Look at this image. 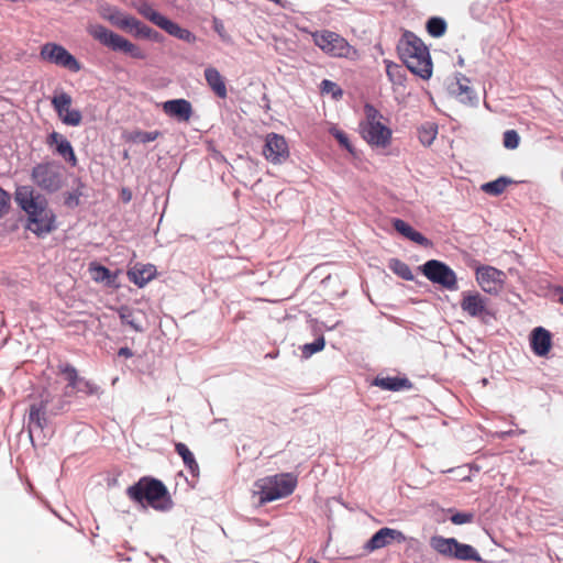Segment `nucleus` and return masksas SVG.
Instances as JSON below:
<instances>
[{"label": "nucleus", "instance_id": "nucleus-25", "mask_svg": "<svg viewBox=\"0 0 563 563\" xmlns=\"http://www.w3.org/2000/svg\"><path fill=\"white\" fill-rule=\"evenodd\" d=\"M205 79L210 87V89L214 92V95L221 99H225L228 96L227 85L224 78L220 74V71L209 66L205 69Z\"/></svg>", "mask_w": 563, "mask_h": 563}, {"label": "nucleus", "instance_id": "nucleus-33", "mask_svg": "<svg viewBox=\"0 0 563 563\" xmlns=\"http://www.w3.org/2000/svg\"><path fill=\"white\" fill-rule=\"evenodd\" d=\"M375 385L387 390H400L410 387V383L406 378L383 377L375 380Z\"/></svg>", "mask_w": 563, "mask_h": 563}, {"label": "nucleus", "instance_id": "nucleus-7", "mask_svg": "<svg viewBox=\"0 0 563 563\" xmlns=\"http://www.w3.org/2000/svg\"><path fill=\"white\" fill-rule=\"evenodd\" d=\"M475 279L481 289L488 295H499L506 284V273L490 265H476Z\"/></svg>", "mask_w": 563, "mask_h": 563}, {"label": "nucleus", "instance_id": "nucleus-30", "mask_svg": "<svg viewBox=\"0 0 563 563\" xmlns=\"http://www.w3.org/2000/svg\"><path fill=\"white\" fill-rule=\"evenodd\" d=\"M439 132L438 124L434 122H424L418 128V139L421 145L429 147L433 144Z\"/></svg>", "mask_w": 563, "mask_h": 563}, {"label": "nucleus", "instance_id": "nucleus-14", "mask_svg": "<svg viewBox=\"0 0 563 563\" xmlns=\"http://www.w3.org/2000/svg\"><path fill=\"white\" fill-rule=\"evenodd\" d=\"M144 15L155 25L167 32L169 35L175 36L187 43H195L197 37L189 30L181 27L179 24L170 21L155 10L144 12Z\"/></svg>", "mask_w": 563, "mask_h": 563}, {"label": "nucleus", "instance_id": "nucleus-21", "mask_svg": "<svg viewBox=\"0 0 563 563\" xmlns=\"http://www.w3.org/2000/svg\"><path fill=\"white\" fill-rule=\"evenodd\" d=\"M156 275V267L152 264H136L128 271L129 280L139 287L145 286Z\"/></svg>", "mask_w": 563, "mask_h": 563}, {"label": "nucleus", "instance_id": "nucleus-17", "mask_svg": "<svg viewBox=\"0 0 563 563\" xmlns=\"http://www.w3.org/2000/svg\"><path fill=\"white\" fill-rule=\"evenodd\" d=\"M46 144L49 147L55 146V152L71 166L75 167L77 165L78 161L75 155L74 148L70 142L63 134L55 131L52 132L46 139Z\"/></svg>", "mask_w": 563, "mask_h": 563}, {"label": "nucleus", "instance_id": "nucleus-26", "mask_svg": "<svg viewBox=\"0 0 563 563\" xmlns=\"http://www.w3.org/2000/svg\"><path fill=\"white\" fill-rule=\"evenodd\" d=\"M120 320L123 324L129 325L135 332H143L142 318L144 313L141 310H134L130 307L123 306L118 310Z\"/></svg>", "mask_w": 563, "mask_h": 563}, {"label": "nucleus", "instance_id": "nucleus-48", "mask_svg": "<svg viewBox=\"0 0 563 563\" xmlns=\"http://www.w3.org/2000/svg\"><path fill=\"white\" fill-rule=\"evenodd\" d=\"M121 199L124 202H129L132 199V192L128 188H122V190H121Z\"/></svg>", "mask_w": 563, "mask_h": 563}, {"label": "nucleus", "instance_id": "nucleus-23", "mask_svg": "<svg viewBox=\"0 0 563 563\" xmlns=\"http://www.w3.org/2000/svg\"><path fill=\"white\" fill-rule=\"evenodd\" d=\"M120 25L121 30L128 31L139 37L152 38L154 41H157L159 37L156 31L133 16H131L130 20L122 21Z\"/></svg>", "mask_w": 563, "mask_h": 563}, {"label": "nucleus", "instance_id": "nucleus-49", "mask_svg": "<svg viewBox=\"0 0 563 563\" xmlns=\"http://www.w3.org/2000/svg\"><path fill=\"white\" fill-rule=\"evenodd\" d=\"M559 301L563 305V289L559 292Z\"/></svg>", "mask_w": 563, "mask_h": 563}, {"label": "nucleus", "instance_id": "nucleus-42", "mask_svg": "<svg viewBox=\"0 0 563 563\" xmlns=\"http://www.w3.org/2000/svg\"><path fill=\"white\" fill-rule=\"evenodd\" d=\"M330 132L345 150L352 152V145L350 143L349 136L344 132L338 128H331Z\"/></svg>", "mask_w": 563, "mask_h": 563}, {"label": "nucleus", "instance_id": "nucleus-1", "mask_svg": "<svg viewBox=\"0 0 563 563\" xmlns=\"http://www.w3.org/2000/svg\"><path fill=\"white\" fill-rule=\"evenodd\" d=\"M18 206L27 214V229L41 236L55 230V214L41 195H35L30 186H20L15 190Z\"/></svg>", "mask_w": 563, "mask_h": 563}, {"label": "nucleus", "instance_id": "nucleus-13", "mask_svg": "<svg viewBox=\"0 0 563 563\" xmlns=\"http://www.w3.org/2000/svg\"><path fill=\"white\" fill-rule=\"evenodd\" d=\"M461 309L472 318L484 320L486 317H493L488 308V299L476 290L462 292Z\"/></svg>", "mask_w": 563, "mask_h": 563}, {"label": "nucleus", "instance_id": "nucleus-50", "mask_svg": "<svg viewBox=\"0 0 563 563\" xmlns=\"http://www.w3.org/2000/svg\"><path fill=\"white\" fill-rule=\"evenodd\" d=\"M306 563H319V562H317L316 560L310 559Z\"/></svg>", "mask_w": 563, "mask_h": 563}, {"label": "nucleus", "instance_id": "nucleus-36", "mask_svg": "<svg viewBox=\"0 0 563 563\" xmlns=\"http://www.w3.org/2000/svg\"><path fill=\"white\" fill-rule=\"evenodd\" d=\"M389 268L395 273L397 274L398 276H400L401 278L406 279V280H411L413 279V275L411 273V269L409 268V266L399 261V260H391L389 262Z\"/></svg>", "mask_w": 563, "mask_h": 563}, {"label": "nucleus", "instance_id": "nucleus-31", "mask_svg": "<svg viewBox=\"0 0 563 563\" xmlns=\"http://www.w3.org/2000/svg\"><path fill=\"white\" fill-rule=\"evenodd\" d=\"M512 183V179L503 176L493 181L483 184L481 186V189L487 195L498 196L503 194L506 190V188Z\"/></svg>", "mask_w": 563, "mask_h": 563}, {"label": "nucleus", "instance_id": "nucleus-41", "mask_svg": "<svg viewBox=\"0 0 563 563\" xmlns=\"http://www.w3.org/2000/svg\"><path fill=\"white\" fill-rule=\"evenodd\" d=\"M161 133L158 131H152V132H145V131H139L135 132L133 136V141L140 142V143H150L155 141Z\"/></svg>", "mask_w": 563, "mask_h": 563}, {"label": "nucleus", "instance_id": "nucleus-39", "mask_svg": "<svg viewBox=\"0 0 563 563\" xmlns=\"http://www.w3.org/2000/svg\"><path fill=\"white\" fill-rule=\"evenodd\" d=\"M322 93H331L333 99H339L342 96L341 88L333 81L324 79L321 82Z\"/></svg>", "mask_w": 563, "mask_h": 563}, {"label": "nucleus", "instance_id": "nucleus-34", "mask_svg": "<svg viewBox=\"0 0 563 563\" xmlns=\"http://www.w3.org/2000/svg\"><path fill=\"white\" fill-rule=\"evenodd\" d=\"M89 272L91 275V278L97 282H110L111 278V272L106 266H102L96 262H92L89 264Z\"/></svg>", "mask_w": 563, "mask_h": 563}, {"label": "nucleus", "instance_id": "nucleus-35", "mask_svg": "<svg viewBox=\"0 0 563 563\" xmlns=\"http://www.w3.org/2000/svg\"><path fill=\"white\" fill-rule=\"evenodd\" d=\"M427 30L433 37H440L445 33L446 23L441 18H431L427 23Z\"/></svg>", "mask_w": 563, "mask_h": 563}, {"label": "nucleus", "instance_id": "nucleus-16", "mask_svg": "<svg viewBox=\"0 0 563 563\" xmlns=\"http://www.w3.org/2000/svg\"><path fill=\"white\" fill-rule=\"evenodd\" d=\"M406 540V536L400 530L393 528H382L368 540L366 549L374 551L382 549L393 542L404 543Z\"/></svg>", "mask_w": 563, "mask_h": 563}, {"label": "nucleus", "instance_id": "nucleus-4", "mask_svg": "<svg viewBox=\"0 0 563 563\" xmlns=\"http://www.w3.org/2000/svg\"><path fill=\"white\" fill-rule=\"evenodd\" d=\"M130 499L139 504H147L157 510H166L172 506V499L166 486L158 479L142 477L126 489Z\"/></svg>", "mask_w": 563, "mask_h": 563}, {"label": "nucleus", "instance_id": "nucleus-12", "mask_svg": "<svg viewBox=\"0 0 563 563\" xmlns=\"http://www.w3.org/2000/svg\"><path fill=\"white\" fill-rule=\"evenodd\" d=\"M51 102L64 124L78 126L81 123V112L70 108L73 102L70 95L65 91L57 92L54 95Z\"/></svg>", "mask_w": 563, "mask_h": 563}, {"label": "nucleus", "instance_id": "nucleus-32", "mask_svg": "<svg viewBox=\"0 0 563 563\" xmlns=\"http://www.w3.org/2000/svg\"><path fill=\"white\" fill-rule=\"evenodd\" d=\"M453 558H455L457 560H462V561H468V560L475 561V562L482 561L481 555L472 545L460 543L457 540H456V545L454 549Z\"/></svg>", "mask_w": 563, "mask_h": 563}, {"label": "nucleus", "instance_id": "nucleus-29", "mask_svg": "<svg viewBox=\"0 0 563 563\" xmlns=\"http://www.w3.org/2000/svg\"><path fill=\"white\" fill-rule=\"evenodd\" d=\"M430 545L434 551L442 555L453 556L456 539L435 536L430 539Z\"/></svg>", "mask_w": 563, "mask_h": 563}, {"label": "nucleus", "instance_id": "nucleus-51", "mask_svg": "<svg viewBox=\"0 0 563 563\" xmlns=\"http://www.w3.org/2000/svg\"><path fill=\"white\" fill-rule=\"evenodd\" d=\"M276 355H277V354L271 353V354H268L267 356H269V357H276Z\"/></svg>", "mask_w": 563, "mask_h": 563}, {"label": "nucleus", "instance_id": "nucleus-40", "mask_svg": "<svg viewBox=\"0 0 563 563\" xmlns=\"http://www.w3.org/2000/svg\"><path fill=\"white\" fill-rule=\"evenodd\" d=\"M474 517H475V515L472 511L454 512L451 516L450 520L452 523L461 526V525H465V523H471L474 520Z\"/></svg>", "mask_w": 563, "mask_h": 563}, {"label": "nucleus", "instance_id": "nucleus-47", "mask_svg": "<svg viewBox=\"0 0 563 563\" xmlns=\"http://www.w3.org/2000/svg\"><path fill=\"white\" fill-rule=\"evenodd\" d=\"M118 355L126 357V358H130V357L133 356V352H132V350L130 347L124 346V347L119 349Z\"/></svg>", "mask_w": 563, "mask_h": 563}, {"label": "nucleus", "instance_id": "nucleus-37", "mask_svg": "<svg viewBox=\"0 0 563 563\" xmlns=\"http://www.w3.org/2000/svg\"><path fill=\"white\" fill-rule=\"evenodd\" d=\"M325 341L324 338L321 335L317 338L312 343H307L301 347V353L305 358H309L311 355H313L317 352H320L324 349Z\"/></svg>", "mask_w": 563, "mask_h": 563}, {"label": "nucleus", "instance_id": "nucleus-20", "mask_svg": "<svg viewBox=\"0 0 563 563\" xmlns=\"http://www.w3.org/2000/svg\"><path fill=\"white\" fill-rule=\"evenodd\" d=\"M164 112L179 121L188 122L192 115L191 103L186 99H174L163 103Z\"/></svg>", "mask_w": 563, "mask_h": 563}, {"label": "nucleus", "instance_id": "nucleus-46", "mask_svg": "<svg viewBox=\"0 0 563 563\" xmlns=\"http://www.w3.org/2000/svg\"><path fill=\"white\" fill-rule=\"evenodd\" d=\"M80 387H81V389H76V394L85 393V394L91 395L96 391L95 385L92 383L86 380L84 377H82V383H80Z\"/></svg>", "mask_w": 563, "mask_h": 563}, {"label": "nucleus", "instance_id": "nucleus-22", "mask_svg": "<svg viewBox=\"0 0 563 563\" xmlns=\"http://www.w3.org/2000/svg\"><path fill=\"white\" fill-rule=\"evenodd\" d=\"M450 92L461 102H471L475 99V93L470 86V80L464 75L459 74L455 80L449 87Z\"/></svg>", "mask_w": 563, "mask_h": 563}, {"label": "nucleus", "instance_id": "nucleus-28", "mask_svg": "<svg viewBox=\"0 0 563 563\" xmlns=\"http://www.w3.org/2000/svg\"><path fill=\"white\" fill-rule=\"evenodd\" d=\"M175 451L183 459L185 466L188 468L192 476H198L199 474V465L192 454V452L188 449L185 443L177 442L175 443Z\"/></svg>", "mask_w": 563, "mask_h": 563}, {"label": "nucleus", "instance_id": "nucleus-5", "mask_svg": "<svg viewBox=\"0 0 563 563\" xmlns=\"http://www.w3.org/2000/svg\"><path fill=\"white\" fill-rule=\"evenodd\" d=\"M296 486L297 477L291 473L266 476L255 483L261 504L285 498L292 494Z\"/></svg>", "mask_w": 563, "mask_h": 563}, {"label": "nucleus", "instance_id": "nucleus-38", "mask_svg": "<svg viewBox=\"0 0 563 563\" xmlns=\"http://www.w3.org/2000/svg\"><path fill=\"white\" fill-rule=\"evenodd\" d=\"M520 136L515 130H507L504 133L503 144L508 150H516L519 146Z\"/></svg>", "mask_w": 563, "mask_h": 563}, {"label": "nucleus", "instance_id": "nucleus-18", "mask_svg": "<svg viewBox=\"0 0 563 563\" xmlns=\"http://www.w3.org/2000/svg\"><path fill=\"white\" fill-rule=\"evenodd\" d=\"M530 346L538 356H547L552 347L551 333L542 328H534L530 334Z\"/></svg>", "mask_w": 563, "mask_h": 563}, {"label": "nucleus", "instance_id": "nucleus-44", "mask_svg": "<svg viewBox=\"0 0 563 563\" xmlns=\"http://www.w3.org/2000/svg\"><path fill=\"white\" fill-rule=\"evenodd\" d=\"M212 24H213V30L218 33V35L221 37V40H223L224 42L231 41V37L228 34L225 26L221 20H219L218 18H213Z\"/></svg>", "mask_w": 563, "mask_h": 563}, {"label": "nucleus", "instance_id": "nucleus-3", "mask_svg": "<svg viewBox=\"0 0 563 563\" xmlns=\"http://www.w3.org/2000/svg\"><path fill=\"white\" fill-rule=\"evenodd\" d=\"M398 54L407 68L423 80L432 76V60L429 48L413 33L406 32L398 43Z\"/></svg>", "mask_w": 563, "mask_h": 563}, {"label": "nucleus", "instance_id": "nucleus-11", "mask_svg": "<svg viewBox=\"0 0 563 563\" xmlns=\"http://www.w3.org/2000/svg\"><path fill=\"white\" fill-rule=\"evenodd\" d=\"M262 153L263 156L274 165L285 163L290 155L286 139L274 132L266 135Z\"/></svg>", "mask_w": 563, "mask_h": 563}, {"label": "nucleus", "instance_id": "nucleus-15", "mask_svg": "<svg viewBox=\"0 0 563 563\" xmlns=\"http://www.w3.org/2000/svg\"><path fill=\"white\" fill-rule=\"evenodd\" d=\"M313 40L317 46L332 56H344L349 53L347 42L334 32L316 33Z\"/></svg>", "mask_w": 563, "mask_h": 563}, {"label": "nucleus", "instance_id": "nucleus-45", "mask_svg": "<svg viewBox=\"0 0 563 563\" xmlns=\"http://www.w3.org/2000/svg\"><path fill=\"white\" fill-rule=\"evenodd\" d=\"M102 16H103L104 19L109 20V21H110L114 26H117V27H119V29H121L120 23H121L122 21H125V20H130V19H131V16H129V15H122V14H121V13H119V12H115V13L110 14V15H106V14H103Z\"/></svg>", "mask_w": 563, "mask_h": 563}, {"label": "nucleus", "instance_id": "nucleus-24", "mask_svg": "<svg viewBox=\"0 0 563 563\" xmlns=\"http://www.w3.org/2000/svg\"><path fill=\"white\" fill-rule=\"evenodd\" d=\"M58 373L64 375L67 380V386L64 390L65 396H74L76 389H81L80 383H82V377L78 375L77 369L73 365L68 363L59 364Z\"/></svg>", "mask_w": 563, "mask_h": 563}, {"label": "nucleus", "instance_id": "nucleus-19", "mask_svg": "<svg viewBox=\"0 0 563 563\" xmlns=\"http://www.w3.org/2000/svg\"><path fill=\"white\" fill-rule=\"evenodd\" d=\"M47 400H41L30 406L27 429L32 435L35 431H43L47 424L46 407Z\"/></svg>", "mask_w": 563, "mask_h": 563}, {"label": "nucleus", "instance_id": "nucleus-10", "mask_svg": "<svg viewBox=\"0 0 563 563\" xmlns=\"http://www.w3.org/2000/svg\"><path fill=\"white\" fill-rule=\"evenodd\" d=\"M32 180L43 190L56 191L62 187L59 167L54 163H41L32 169Z\"/></svg>", "mask_w": 563, "mask_h": 563}, {"label": "nucleus", "instance_id": "nucleus-6", "mask_svg": "<svg viewBox=\"0 0 563 563\" xmlns=\"http://www.w3.org/2000/svg\"><path fill=\"white\" fill-rule=\"evenodd\" d=\"M88 33L99 43L112 51H120L129 54L136 59L146 58V54L137 45L133 44L123 36L112 32L101 24H91L88 26Z\"/></svg>", "mask_w": 563, "mask_h": 563}, {"label": "nucleus", "instance_id": "nucleus-43", "mask_svg": "<svg viewBox=\"0 0 563 563\" xmlns=\"http://www.w3.org/2000/svg\"><path fill=\"white\" fill-rule=\"evenodd\" d=\"M11 207V196L0 187V218L4 217Z\"/></svg>", "mask_w": 563, "mask_h": 563}, {"label": "nucleus", "instance_id": "nucleus-9", "mask_svg": "<svg viewBox=\"0 0 563 563\" xmlns=\"http://www.w3.org/2000/svg\"><path fill=\"white\" fill-rule=\"evenodd\" d=\"M421 271L433 284H439L450 290L456 289V275L446 264L430 260L422 265Z\"/></svg>", "mask_w": 563, "mask_h": 563}, {"label": "nucleus", "instance_id": "nucleus-2", "mask_svg": "<svg viewBox=\"0 0 563 563\" xmlns=\"http://www.w3.org/2000/svg\"><path fill=\"white\" fill-rule=\"evenodd\" d=\"M358 133L374 151L387 152L393 144V129L388 118L371 104L364 107V118L358 124Z\"/></svg>", "mask_w": 563, "mask_h": 563}, {"label": "nucleus", "instance_id": "nucleus-8", "mask_svg": "<svg viewBox=\"0 0 563 563\" xmlns=\"http://www.w3.org/2000/svg\"><path fill=\"white\" fill-rule=\"evenodd\" d=\"M40 58L73 73L80 70L79 62L65 47L56 43H45L41 47Z\"/></svg>", "mask_w": 563, "mask_h": 563}, {"label": "nucleus", "instance_id": "nucleus-27", "mask_svg": "<svg viewBox=\"0 0 563 563\" xmlns=\"http://www.w3.org/2000/svg\"><path fill=\"white\" fill-rule=\"evenodd\" d=\"M394 229L404 238L418 243L420 245H429V241L418 231H416L409 223L401 219L393 220Z\"/></svg>", "mask_w": 563, "mask_h": 563}]
</instances>
